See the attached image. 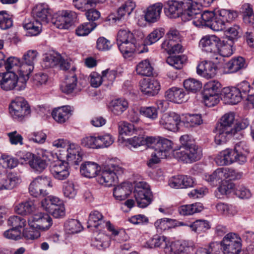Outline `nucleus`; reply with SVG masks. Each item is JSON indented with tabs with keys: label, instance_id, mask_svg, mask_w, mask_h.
<instances>
[{
	"label": "nucleus",
	"instance_id": "obj_1",
	"mask_svg": "<svg viewBox=\"0 0 254 254\" xmlns=\"http://www.w3.org/2000/svg\"><path fill=\"white\" fill-rule=\"evenodd\" d=\"M235 117L233 113L225 114L215 127V142L217 145L225 143L227 139L234 135L233 129Z\"/></svg>",
	"mask_w": 254,
	"mask_h": 254
},
{
	"label": "nucleus",
	"instance_id": "obj_2",
	"mask_svg": "<svg viewBox=\"0 0 254 254\" xmlns=\"http://www.w3.org/2000/svg\"><path fill=\"white\" fill-rule=\"evenodd\" d=\"M76 68L72 66L65 75L64 82L61 85V89L66 94L77 92L81 91L84 85L81 79H78L75 73Z\"/></svg>",
	"mask_w": 254,
	"mask_h": 254
},
{
	"label": "nucleus",
	"instance_id": "obj_3",
	"mask_svg": "<svg viewBox=\"0 0 254 254\" xmlns=\"http://www.w3.org/2000/svg\"><path fill=\"white\" fill-rule=\"evenodd\" d=\"M133 193L137 206L140 208L147 207L152 202V194L149 185L146 182L136 183Z\"/></svg>",
	"mask_w": 254,
	"mask_h": 254
},
{
	"label": "nucleus",
	"instance_id": "obj_4",
	"mask_svg": "<svg viewBox=\"0 0 254 254\" xmlns=\"http://www.w3.org/2000/svg\"><path fill=\"white\" fill-rule=\"evenodd\" d=\"M242 239L236 233L227 234L221 241L222 254H239L242 250Z\"/></svg>",
	"mask_w": 254,
	"mask_h": 254
},
{
	"label": "nucleus",
	"instance_id": "obj_5",
	"mask_svg": "<svg viewBox=\"0 0 254 254\" xmlns=\"http://www.w3.org/2000/svg\"><path fill=\"white\" fill-rule=\"evenodd\" d=\"M123 172V168L118 165L105 167L97 176V181L100 184L109 187L114 185L118 175Z\"/></svg>",
	"mask_w": 254,
	"mask_h": 254
},
{
	"label": "nucleus",
	"instance_id": "obj_6",
	"mask_svg": "<svg viewBox=\"0 0 254 254\" xmlns=\"http://www.w3.org/2000/svg\"><path fill=\"white\" fill-rule=\"evenodd\" d=\"M175 155L182 161L191 163L200 160L202 152L201 148L194 144L184 149L178 150Z\"/></svg>",
	"mask_w": 254,
	"mask_h": 254
},
{
	"label": "nucleus",
	"instance_id": "obj_7",
	"mask_svg": "<svg viewBox=\"0 0 254 254\" xmlns=\"http://www.w3.org/2000/svg\"><path fill=\"white\" fill-rule=\"evenodd\" d=\"M9 112L13 118L21 120L30 115L31 110L27 102L23 98L19 97L11 102Z\"/></svg>",
	"mask_w": 254,
	"mask_h": 254
},
{
	"label": "nucleus",
	"instance_id": "obj_8",
	"mask_svg": "<svg viewBox=\"0 0 254 254\" xmlns=\"http://www.w3.org/2000/svg\"><path fill=\"white\" fill-rule=\"evenodd\" d=\"M42 155V158L35 155L33 159L30 161L29 166L35 172L41 173L47 167V161H53L57 158L56 154L47 150L44 151Z\"/></svg>",
	"mask_w": 254,
	"mask_h": 254
},
{
	"label": "nucleus",
	"instance_id": "obj_9",
	"mask_svg": "<svg viewBox=\"0 0 254 254\" xmlns=\"http://www.w3.org/2000/svg\"><path fill=\"white\" fill-rule=\"evenodd\" d=\"M186 7L185 3L183 1L168 0L164 3V12L169 18H177L183 16L184 10Z\"/></svg>",
	"mask_w": 254,
	"mask_h": 254
},
{
	"label": "nucleus",
	"instance_id": "obj_10",
	"mask_svg": "<svg viewBox=\"0 0 254 254\" xmlns=\"http://www.w3.org/2000/svg\"><path fill=\"white\" fill-rule=\"evenodd\" d=\"M19 76L12 72L0 73V85L1 88L5 91L14 89L17 87V89L21 86L19 84Z\"/></svg>",
	"mask_w": 254,
	"mask_h": 254
},
{
	"label": "nucleus",
	"instance_id": "obj_11",
	"mask_svg": "<svg viewBox=\"0 0 254 254\" xmlns=\"http://www.w3.org/2000/svg\"><path fill=\"white\" fill-rule=\"evenodd\" d=\"M181 121L180 116L175 112L163 114L159 120V125L164 128L176 131L179 129V125Z\"/></svg>",
	"mask_w": 254,
	"mask_h": 254
},
{
	"label": "nucleus",
	"instance_id": "obj_12",
	"mask_svg": "<svg viewBox=\"0 0 254 254\" xmlns=\"http://www.w3.org/2000/svg\"><path fill=\"white\" fill-rule=\"evenodd\" d=\"M34 18L42 24H46L51 21L52 18L51 10L48 5L41 3L36 5L32 12Z\"/></svg>",
	"mask_w": 254,
	"mask_h": 254
},
{
	"label": "nucleus",
	"instance_id": "obj_13",
	"mask_svg": "<svg viewBox=\"0 0 254 254\" xmlns=\"http://www.w3.org/2000/svg\"><path fill=\"white\" fill-rule=\"evenodd\" d=\"M50 172L55 179L64 180L70 173L68 163L62 161L56 162L50 166Z\"/></svg>",
	"mask_w": 254,
	"mask_h": 254
},
{
	"label": "nucleus",
	"instance_id": "obj_14",
	"mask_svg": "<svg viewBox=\"0 0 254 254\" xmlns=\"http://www.w3.org/2000/svg\"><path fill=\"white\" fill-rule=\"evenodd\" d=\"M220 44V38L215 35H207L202 37L199 41V47L201 50L208 53H217L218 45Z\"/></svg>",
	"mask_w": 254,
	"mask_h": 254
},
{
	"label": "nucleus",
	"instance_id": "obj_15",
	"mask_svg": "<svg viewBox=\"0 0 254 254\" xmlns=\"http://www.w3.org/2000/svg\"><path fill=\"white\" fill-rule=\"evenodd\" d=\"M140 89L144 94L149 96L156 95L160 89L158 81L154 78H144L139 82Z\"/></svg>",
	"mask_w": 254,
	"mask_h": 254
},
{
	"label": "nucleus",
	"instance_id": "obj_16",
	"mask_svg": "<svg viewBox=\"0 0 254 254\" xmlns=\"http://www.w3.org/2000/svg\"><path fill=\"white\" fill-rule=\"evenodd\" d=\"M239 159L240 158L234 149H228L220 152L216 157L215 161L219 165H228L233 162H237L240 164Z\"/></svg>",
	"mask_w": 254,
	"mask_h": 254
},
{
	"label": "nucleus",
	"instance_id": "obj_17",
	"mask_svg": "<svg viewBox=\"0 0 254 254\" xmlns=\"http://www.w3.org/2000/svg\"><path fill=\"white\" fill-rule=\"evenodd\" d=\"M217 66L212 62L202 61L196 68L197 73L205 78H213L216 74Z\"/></svg>",
	"mask_w": 254,
	"mask_h": 254
},
{
	"label": "nucleus",
	"instance_id": "obj_18",
	"mask_svg": "<svg viewBox=\"0 0 254 254\" xmlns=\"http://www.w3.org/2000/svg\"><path fill=\"white\" fill-rule=\"evenodd\" d=\"M195 185L193 178L188 176L178 175L172 178L169 181L170 186L175 189L191 188Z\"/></svg>",
	"mask_w": 254,
	"mask_h": 254
},
{
	"label": "nucleus",
	"instance_id": "obj_19",
	"mask_svg": "<svg viewBox=\"0 0 254 254\" xmlns=\"http://www.w3.org/2000/svg\"><path fill=\"white\" fill-rule=\"evenodd\" d=\"M111 223L109 221L104 220V216L101 212L98 211H92L89 216L87 222V227H94L101 231L103 229H107V223Z\"/></svg>",
	"mask_w": 254,
	"mask_h": 254
},
{
	"label": "nucleus",
	"instance_id": "obj_20",
	"mask_svg": "<svg viewBox=\"0 0 254 254\" xmlns=\"http://www.w3.org/2000/svg\"><path fill=\"white\" fill-rule=\"evenodd\" d=\"M221 95L223 100L229 104H236L243 99L242 95L235 87L224 88Z\"/></svg>",
	"mask_w": 254,
	"mask_h": 254
},
{
	"label": "nucleus",
	"instance_id": "obj_21",
	"mask_svg": "<svg viewBox=\"0 0 254 254\" xmlns=\"http://www.w3.org/2000/svg\"><path fill=\"white\" fill-rule=\"evenodd\" d=\"M186 7L184 10L183 17H186L188 20L198 19L199 15L202 11V5L197 2L191 1V3H186Z\"/></svg>",
	"mask_w": 254,
	"mask_h": 254
},
{
	"label": "nucleus",
	"instance_id": "obj_22",
	"mask_svg": "<svg viewBox=\"0 0 254 254\" xmlns=\"http://www.w3.org/2000/svg\"><path fill=\"white\" fill-rule=\"evenodd\" d=\"M72 115L70 106H64L54 109L52 115L53 119L58 123L63 124L66 122Z\"/></svg>",
	"mask_w": 254,
	"mask_h": 254
},
{
	"label": "nucleus",
	"instance_id": "obj_23",
	"mask_svg": "<svg viewBox=\"0 0 254 254\" xmlns=\"http://www.w3.org/2000/svg\"><path fill=\"white\" fill-rule=\"evenodd\" d=\"M80 147L75 144H72L69 145L67 149V160L69 163L77 165L82 160L83 154L81 151Z\"/></svg>",
	"mask_w": 254,
	"mask_h": 254
},
{
	"label": "nucleus",
	"instance_id": "obj_24",
	"mask_svg": "<svg viewBox=\"0 0 254 254\" xmlns=\"http://www.w3.org/2000/svg\"><path fill=\"white\" fill-rule=\"evenodd\" d=\"M34 65L26 64L22 62L19 65L17 75L19 76V82H21V86L18 89L25 88L26 82L29 78V75L33 70Z\"/></svg>",
	"mask_w": 254,
	"mask_h": 254
},
{
	"label": "nucleus",
	"instance_id": "obj_25",
	"mask_svg": "<svg viewBox=\"0 0 254 254\" xmlns=\"http://www.w3.org/2000/svg\"><path fill=\"white\" fill-rule=\"evenodd\" d=\"M42 25L39 21L29 17L25 19L23 22V28L27 31V34L31 36L38 35L42 30Z\"/></svg>",
	"mask_w": 254,
	"mask_h": 254
},
{
	"label": "nucleus",
	"instance_id": "obj_26",
	"mask_svg": "<svg viewBox=\"0 0 254 254\" xmlns=\"http://www.w3.org/2000/svg\"><path fill=\"white\" fill-rule=\"evenodd\" d=\"M163 6L162 3L160 2L149 6L145 14V20L150 23L157 21L160 19Z\"/></svg>",
	"mask_w": 254,
	"mask_h": 254
},
{
	"label": "nucleus",
	"instance_id": "obj_27",
	"mask_svg": "<svg viewBox=\"0 0 254 254\" xmlns=\"http://www.w3.org/2000/svg\"><path fill=\"white\" fill-rule=\"evenodd\" d=\"M165 96L168 100L176 103H181L185 100V92L184 89L176 87L167 90Z\"/></svg>",
	"mask_w": 254,
	"mask_h": 254
},
{
	"label": "nucleus",
	"instance_id": "obj_28",
	"mask_svg": "<svg viewBox=\"0 0 254 254\" xmlns=\"http://www.w3.org/2000/svg\"><path fill=\"white\" fill-rule=\"evenodd\" d=\"M173 143L168 139L159 137V140L154 146V150L159 153L160 157H165L168 155V152L173 148Z\"/></svg>",
	"mask_w": 254,
	"mask_h": 254
},
{
	"label": "nucleus",
	"instance_id": "obj_29",
	"mask_svg": "<svg viewBox=\"0 0 254 254\" xmlns=\"http://www.w3.org/2000/svg\"><path fill=\"white\" fill-rule=\"evenodd\" d=\"M21 182L20 177L16 173H9L6 179L2 180L0 183V190H11L17 186Z\"/></svg>",
	"mask_w": 254,
	"mask_h": 254
},
{
	"label": "nucleus",
	"instance_id": "obj_30",
	"mask_svg": "<svg viewBox=\"0 0 254 254\" xmlns=\"http://www.w3.org/2000/svg\"><path fill=\"white\" fill-rule=\"evenodd\" d=\"M100 170V166L93 162H85L80 166L81 175L88 178H92L97 175Z\"/></svg>",
	"mask_w": 254,
	"mask_h": 254
},
{
	"label": "nucleus",
	"instance_id": "obj_31",
	"mask_svg": "<svg viewBox=\"0 0 254 254\" xmlns=\"http://www.w3.org/2000/svg\"><path fill=\"white\" fill-rule=\"evenodd\" d=\"M128 107L127 100L119 98L112 100L109 105V109L115 115H121Z\"/></svg>",
	"mask_w": 254,
	"mask_h": 254
},
{
	"label": "nucleus",
	"instance_id": "obj_32",
	"mask_svg": "<svg viewBox=\"0 0 254 254\" xmlns=\"http://www.w3.org/2000/svg\"><path fill=\"white\" fill-rule=\"evenodd\" d=\"M226 65L230 72L234 73L246 68L248 64L245 58L240 56L232 59Z\"/></svg>",
	"mask_w": 254,
	"mask_h": 254
},
{
	"label": "nucleus",
	"instance_id": "obj_33",
	"mask_svg": "<svg viewBox=\"0 0 254 254\" xmlns=\"http://www.w3.org/2000/svg\"><path fill=\"white\" fill-rule=\"evenodd\" d=\"M173 246V249L181 254H190L195 249V246L192 241H178L172 244Z\"/></svg>",
	"mask_w": 254,
	"mask_h": 254
},
{
	"label": "nucleus",
	"instance_id": "obj_34",
	"mask_svg": "<svg viewBox=\"0 0 254 254\" xmlns=\"http://www.w3.org/2000/svg\"><path fill=\"white\" fill-rule=\"evenodd\" d=\"M215 16L214 12L210 11H205L201 12L198 19L192 21V23L197 27L207 26L210 27Z\"/></svg>",
	"mask_w": 254,
	"mask_h": 254
},
{
	"label": "nucleus",
	"instance_id": "obj_35",
	"mask_svg": "<svg viewBox=\"0 0 254 254\" xmlns=\"http://www.w3.org/2000/svg\"><path fill=\"white\" fill-rule=\"evenodd\" d=\"M234 42L232 40L220 39V44L218 45L217 53L223 57H230L233 53V46Z\"/></svg>",
	"mask_w": 254,
	"mask_h": 254
},
{
	"label": "nucleus",
	"instance_id": "obj_36",
	"mask_svg": "<svg viewBox=\"0 0 254 254\" xmlns=\"http://www.w3.org/2000/svg\"><path fill=\"white\" fill-rule=\"evenodd\" d=\"M130 193V187L128 183H122L114 189L113 194L117 200L126 199Z\"/></svg>",
	"mask_w": 254,
	"mask_h": 254
},
{
	"label": "nucleus",
	"instance_id": "obj_37",
	"mask_svg": "<svg viewBox=\"0 0 254 254\" xmlns=\"http://www.w3.org/2000/svg\"><path fill=\"white\" fill-rule=\"evenodd\" d=\"M161 48L168 54H179L183 52V46L180 43L165 40L161 44Z\"/></svg>",
	"mask_w": 254,
	"mask_h": 254
},
{
	"label": "nucleus",
	"instance_id": "obj_38",
	"mask_svg": "<svg viewBox=\"0 0 254 254\" xmlns=\"http://www.w3.org/2000/svg\"><path fill=\"white\" fill-rule=\"evenodd\" d=\"M203 205L201 203L197 202L191 204L182 205L178 208L179 213L184 216L191 215L202 210Z\"/></svg>",
	"mask_w": 254,
	"mask_h": 254
},
{
	"label": "nucleus",
	"instance_id": "obj_39",
	"mask_svg": "<svg viewBox=\"0 0 254 254\" xmlns=\"http://www.w3.org/2000/svg\"><path fill=\"white\" fill-rule=\"evenodd\" d=\"M136 73L143 76H150L152 75L153 67L147 59L140 62L135 67Z\"/></svg>",
	"mask_w": 254,
	"mask_h": 254
},
{
	"label": "nucleus",
	"instance_id": "obj_40",
	"mask_svg": "<svg viewBox=\"0 0 254 254\" xmlns=\"http://www.w3.org/2000/svg\"><path fill=\"white\" fill-rule=\"evenodd\" d=\"M118 47L125 58L131 57L135 52V40L118 44Z\"/></svg>",
	"mask_w": 254,
	"mask_h": 254
},
{
	"label": "nucleus",
	"instance_id": "obj_41",
	"mask_svg": "<svg viewBox=\"0 0 254 254\" xmlns=\"http://www.w3.org/2000/svg\"><path fill=\"white\" fill-rule=\"evenodd\" d=\"M166 240L167 238L164 236L156 235L146 242V246L149 248L162 247L165 249L166 253H167V250H169V248L167 246Z\"/></svg>",
	"mask_w": 254,
	"mask_h": 254
},
{
	"label": "nucleus",
	"instance_id": "obj_42",
	"mask_svg": "<svg viewBox=\"0 0 254 254\" xmlns=\"http://www.w3.org/2000/svg\"><path fill=\"white\" fill-rule=\"evenodd\" d=\"M234 150L238 154L240 159V164H244L247 162V155L249 152V148L247 144L244 141L237 143L234 148Z\"/></svg>",
	"mask_w": 254,
	"mask_h": 254
},
{
	"label": "nucleus",
	"instance_id": "obj_43",
	"mask_svg": "<svg viewBox=\"0 0 254 254\" xmlns=\"http://www.w3.org/2000/svg\"><path fill=\"white\" fill-rule=\"evenodd\" d=\"M35 206L32 201L22 202L15 206V211L19 214L27 215L35 210Z\"/></svg>",
	"mask_w": 254,
	"mask_h": 254
},
{
	"label": "nucleus",
	"instance_id": "obj_44",
	"mask_svg": "<svg viewBox=\"0 0 254 254\" xmlns=\"http://www.w3.org/2000/svg\"><path fill=\"white\" fill-rule=\"evenodd\" d=\"M225 172H223V168H219L211 174L205 175V179L212 185H217L224 180Z\"/></svg>",
	"mask_w": 254,
	"mask_h": 254
},
{
	"label": "nucleus",
	"instance_id": "obj_45",
	"mask_svg": "<svg viewBox=\"0 0 254 254\" xmlns=\"http://www.w3.org/2000/svg\"><path fill=\"white\" fill-rule=\"evenodd\" d=\"M105 0H73L74 7L82 11H85L91 8L96 3H103Z\"/></svg>",
	"mask_w": 254,
	"mask_h": 254
},
{
	"label": "nucleus",
	"instance_id": "obj_46",
	"mask_svg": "<svg viewBox=\"0 0 254 254\" xmlns=\"http://www.w3.org/2000/svg\"><path fill=\"white\" fill-rule=\"evenodd\" d=\"M154 226L158 232H161L175 227L176 226V223L175 220L164 218L156 220L154 223Z\"/></svg>",
	"mask_w": 254,
	"mask_h": 254
},
{
	"label": "nucleus",
	"instance_id": "obj_47",
	"mask_svg": "<svg viewBox=\"0 0 254 254\" xmlns=\"http://www.w3.org/2000/svg\"><path fill=\"white\" fill-rule=\"evenodd\" d=\"M136 6L134 1L129 0L126 1L117 11V18L121 19L124 16L129 15Z\"/></svg>",
	"mask_w": 254,
	"mask_h": 254
},
{
	"label": "nucleus",
	"instance_id": "obj_48",
	"mask_svg": "<svg viewBox=\"0 0 254 254\" xmlns=\"http://www.w3.org/2000/svg\"><path fill=\"white\" fill-rule=\"evenodd\" d=\"M182 122L187 127H194L202 124L203 120L200 114H186Z\"/></svg>",
	"mask_w": 254,
	"mask_h": 254
},
{
	"label": "nucleus",
	"instance_id": "obj_49",
	"mask_svg": "<svg viewBox=\"0 0 254 254\" xmlns=\"http://www.w3.org/2000/svg\"><path fill=\"white\" fill-rule=\"evenodd\" d=\"M221 89V83L216 80H211L207 82L204 86L203 92L205 96L207 95L218 94Z\"/></svg>",
	"mask_w": 254,
	"mask_h": 254
},
{
	"label": "nucleus",
	"instance_id": "obj_50",
	"mask_svg": "<svg viewBox=\"0 0 254 254\" xmlns=\"http://www.w3.org/2000/svg\"><path fill=\"white\" fill-rule=\"evenodd\" d=\"M138 111L140 115L150 120L154 121L158 118V112L157 107L143 106L140 107Z\"/></svg>",
	"mask_w": 254,
	"mask_h": 254
},
{
	"label": "nucleus",
	"instance_id": "obj_51",
	"mask_svg": "<svg viewBox=\"0 0 254 254\" xmlns=\"http://www.w3.org/2000/svg\"><path fill=\"white\" fill-rule=\"evenodd\" d=\"M29 192L31 195L35 197L40 196H45L49 194L47 190L42 188L35 179L29 185Z\"/></svg>",
	"mask_w": 254,
	"mask_h": 254
},
{
	"label": "nucleus",
	"instance_id": "obj_52",
	"mask_svg": "<svg viewBox=\"0 0 254 254\" xmlns=\"http://www.w3.org/2000/svg\"><path fill=\"white\" fill-rule=\"evenodd\" d=\"M184 86L188 91L195 93L200 90L202 83L198 80L190 78L184 81Z\"/></svg>",
	"mask_w": 254,
	"mask_h": 254
},
{
	"label": "nucleus",
	"instance_id": "obj_53",
	"mask_svg": "<svg viewBox=\"0 0 254 254\" xmlns=\"http://www.w3.org/2000/svg\"><path fill=\"white\" fill-rule=\"evenodd\" d=\"M97 26L96 23L93 22H85L79 25L76 29V34L79 36L88 35Z\"/></svg>",
	"mask_w": 254,
	"mask_h": 254
},
{
	"label": "nucleus",
	"instance_id": "obj_54",
	"mask_svg": "<svg viewBox=\"0 0 254 254\" xmlns=\"http://www.w3.org/2000/svg\"><path fill=\"white\" fill-rule=\"evenodd\" d=\"M192 231L200 234L204 232L210 228L209 222L206 220H197L189 225Z\"/></svg>",
	"mask_w": 254,
	"mask_h": 254
},
{
	"label": "nucleus",
	"instance_id": "obj_55",
	"mask_svg": "<svg viewBox=\"0 0 254 254\" xmlns=\"http://www.w3.org/2000/svg\"><path fill=\"white\" fill-rule=\"evenodd\" d=\"M134 40L133 34L128 29L123 28L119 30L117 38V45Z\"/></svg>",
	"mask_w": 254,
	"mask_h": 254
},
{
	"label": "nucleus",
	"instance_id": "obj_56",
	"mask_svg": "<svg viewBox=\"0 0 254 254\" xmlns=\"http://www.w3.org/2000/svg\"><path fill=\"white\" fill-rule=\"evenodd\" d=\"M41 206L46 211L51 209L52 205H61L63 204V202L59 198L53 196H48L42 200Z\"/></svg>",
	"mask_w": 254,
	"mask_h": 254
},
{
	"label": "nucleus",
	"instance_id": "obj_57",
	"mask_svg": "<svg viewBox=\"0 0 254 254\" xmlns=\"http://www.w3.org/2000/svg\"><path fill=\"white\" fill-rule=\"evenodd\" d=\"M243 20L246 24L254 23V14L252 6L248 4H244L242 6Z\"/></svg>",
	"mask_w": 254,
	"mask_h": 254
},
{
	"label": "nucleus",
	"instance_id": "obj_58",
	"mask_svg": "<svg viewBox=\"0 0 254 254\" xmlns=\"http://www.w3.org/2000/svg\"><path fill=\"white\" fill-rule=\"evenodd\" d=\"M65 16L63 13V11L56 13L52 17L51 22L58 28L61 29H66L68 27L65 20Z\"/></svg>",
	"mask_w": 254,
	"mask_h": 254
},
{
	"label": "nucleus",
	"instance_id": "obj_59",
	"mask_svg": "<svg viewBox=\"0 0 254 254\" xmlns=\"http://www.w3.org/2000/svg\"><path fill=\"white\" fill-rule=\"evenodd\" d=\"M80 144L82 146L88 148L97 149V137L91 134L86 135L81 139Z\"/></svg>",
	"mask_w": 254,
	"mask_h": 254
},
{
	"label": "nucleus",
	"instance_id": "obj_60",
	"mask_svg": "<svg viewBox=\"0 0 254 254\" xmlns=\"http://www.w3.org/2000/svg\"><path fill=\"white\" fill-rule=\"evenodd\" d=\"M7 224L13 228L20 230L26 226V220L19 216H11L7 220Z\"/></svg>",
	"mask_w": 254,
	"mask_h": 254
},
{
	"label": "nucleus",
	"instance_id": "obj_61",
	"mask_svg": "<svg viewBox=\"0 0 254 254\" xmlns=\"http://www.w3.org/2000/svg\"><path fill=\"white\" fill-rule=\"evenodd\" d=\"M66 231L69 234H74L79 232L82 229L80 222L75 219H70L64 224Z\"/></svg>",
	"mask_w": 254,
	"mask_h": 254
},
{
	"label": "nucleus",
	"instance_id": "obj_62",
	"mask_svg": "<svg viewBox=\"0 0 254 254\" xmlns=\"http://www.w3.org/2000/svg\"><path fill=\"white\" fill-rule=\"evenodd\" d=\"M20 62L18 58L10 57L7 59L5 63V67L7 72H12L17 74Z\"/></svg>",
	"mask_w": 254,
	"mask_h": 254
},
{
	"label": "nucleus",
	"instance_id": "obj_63",
	"mask_svg": "<svg viewBox=\"0 0 254 254\" xmlns=\"http://www.w3.org/2000/svg\"><path fill=\"white\" fill-rule=\"evenodd\" d=\"M118 127L119 133L122 135H132L135 131L134 126L125 121L119 122Z\"/></svg>",
	"mask_w": 254,
	"mask_h": 254
},
{
	"label": "nucleus",
	"instance_id": "obj_64",
	"mask_svg": "<svg viewBox=\"0 0 254 254\" xmlns=\"http://www.w3.org/2000/svg\"><path fill=\"white\" fill-rule=\"evenodd\" d=\"M63 191L64 196L69 199L74 198L77 194V190L72 182H65L63 186Z\"/></svg>",
	"mask_w": 254,
	"mask_h": 254
}]
</instances>
